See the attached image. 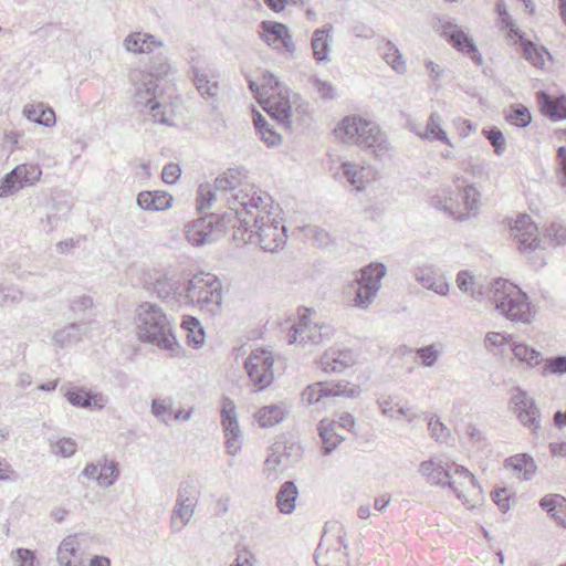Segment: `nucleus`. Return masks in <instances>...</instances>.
Returning <instances> with one entry per match:
<instances>
[{"label":"nucleus","mask_w":566,"mask_h":566,"mask_svg":"<svg viewBox=\"0 0 566 566\" xmlns=\"http://www.w3.org/2000/svg\"><path fill=\"white\" fill-rule=\"evenodd\" d=\"M211 229L203 219H199L187 226L186 234L188 241L193 245H201L209 239Z\"/></svg>","instance_id":"32"},{"label":"nucleus","mask_w":566,"mask_h":566,"mask_svg":"<svg viewBox=\"0 0 566 566\" xmlns=\"http://www.w3.org/2000/svg\"><path fill=\"white\" fill-rule=\"evenodd\" d=\"M417 354L424 366H432L438 358V352L433 346L420 348Z\"/></svg>","instance_id":"52"},{"label":"nucleus","mask_w":566,"mask_h":566,"mask_svg":"<svg viewBox=\"0 0 566 566\" xmlns=\"http://www.w3.org/2000/svg\"><path fill=\"white\" fill-rule=\"evenodd\" d=\"M14 566H35V555L30 549L18 548L12 553Z\"/></svg>","instance_id":"44"},{"label":"nucleus","mask_w":566,"mask_h":566,"mask_svg":"<svg viewBox=\"0 0 566 566\" xmlns=\"http://www.w3.org/2000/svg\"><path fill=\"white\" fill-rule=\"evenodd\" d=\"M221 423L224 430L227 451L231 455H235L241 450L240 429L235 405L228 398L222 401Z\"/></svg>","instance_id":"14"},{"label":"nucleus","mask_w":566,"mask_h":566,"mask_svg":"<svg viewBox=\"0 0 566 566\" xmlns=\"http://www.w3.org/2000/svg\"><path fill=\"white\" fill-rule=\"evenodd\" d=\"M99 469H101V462L99 463H96V464H88L85 467V469L83 470V474L88 478V479H93V480H96L98 482V472H99Z\"/></svg>","instance_id":"60"},{"label":"nucleus","mask_w":566,"mask_h":566,"mask_svg":"<svg viewBox=\"0 0 566 566\" xmlns=\"http://www.w3.org/2000/svg\"><path fill=\"white\" fill-rule=\"evenodd\" d=\"M185 296L200 311L213 313L222 302L221 282L211 273H197L190 279Z\"/></svg>","instance_id":"5"},{"label":"nucleus","mask_w":566,"mask_h":566,"mask_svg":"<svg viewBox=\"0 0 566 566\" xmlns=\"http://www.w3.org/2000/svg\"><path fill=\"white\" fill-rule=\"evenodd\" d=\"M284 418V411L279 406H265L260 408L254 419L262 428H269L280 423Z\"/></svg>","instance_id":"31"},{"label":"nucleus","mask_w":566,"mask_h":566,"mask_svg":"<svg viewBox=\"0 0 566 566\" xmlns=\"http://www.w3.org/2000/svg\"><path fill=\"white\" fill-rule=\"evenodd\" d=\"M76 450V443L72 439H61L54 446V452L57 455L70 457Z\"/></svg>","instance_id":"50"},{"label":"nucleus","mask_w":566,"mask_h":566,"mask_svg":"<svg viewBox=\"0 0 566 566\" xmlns=\"http://www.w3.org/2000/svg\"><path fill=\"white\" fill-rule=\"evenodd\" d=\"M263 217L255 219V223L261 222L258 227L259 243L263 250L272 252L282 243V228L277 222H263Z\"/></svg>","instance_id":"17"},{"label":"nucleus","mask_w":566,"mask_h":566,"mask_svg":"<svg viewBox=\"0 0 566 566\" xmlns=\"http://www.w3.org/2000/svg\"><path fill=\"white\" fill-rule=\"evenodd\" d=\"M303 1L304 0H265L266 4L275 12L282 11L289 2L297 3Z\"/></svg>","instance_id":"57"},{"label":"nucleus","mask_w":566,"mask_h":566,"mask_svg":"<svg viewBox=\"0 0 566 566\" xmlns=\"http://www.w3.org/2000/svg\"><path fill=\"white\" fill-rule=\"evenodd\" d=\"M483 135L490 140L495 149V153L500 154L504 147L505 139L502 132L499 128H491L483 130Z\"/></svg>","instance_id":"49"},{"label":"nucleus","mask_w":566,"mask_h":566,"mask_svg":"<svg viewBox=\"0 0 566 566\" xmlns=\"http://www.w3.org/2000/svg\"><path fill=\"white\" fill-rule=\"evenodd\" d=\"M254 558L253 555L249 552H243L238 555L234 565L232 566H253Z\"/></svg>","instance_id":"58"},{"label":"nucleus","mask_w":566,"mask_h":566,"mask_svg":"<svg viewBox=\"0 0 566 566\" xmlns=\"http://www.w3.org/2000/svg\"><path fill=\"white\" fill-rule=\"evenodd\" d=\"M316 564H317V566H329V564L327 563V552L323 547V545L318 546L317 554H316ZM332 566H336V565L333 564Z\"/></svg>","instance_id":"61"},{"label":"nucleus","mask_w":566,"mask_h":566,"mask_svg":"<svg viewBox=\"0 0 566 566\" xmlns=\"http://www.w3.org/2000/svg\"><path fill=\"white\" fill-rule=\"evenodd\" d=\"M356 356L350 349L328 350L321 357V365L327 373H339L353 366Z\"/></svg>","instance_id":"18"},{"label":"nucleus","mask_w":566,"mask_h":566,"mask_svg":"<svg viewBox=\"0 0 566 566\" xmlns=\"http://www.w3.org/2000/svg\"><path fill=\"white\" fill-rule=\"evenodd\" d=\"M196 85L202 96H213L217 93L218 86L211 82L207 76L200 75L196 77Z\"/></svg>","instance_id":"48"},{"label":"nucleus","mask_w":566,"mask_h":566,"mask_svg":"<svg viewBox=\"0 0 566 566\" xmlns=\"http://www.w3.org/2000/svg\"><path fill=\"white\" fill-rule=\"evenodd\" d=\"M448 483L459 500L469 509L475 507L481 502L482 490L469 470L464 468L455 469Z\"/></svg>","instance_id":"11"},{"label":"nucleus","mask_w":566,"mask_h":566,"mask_svg":"<svg viewBox=\"0 0 566 566\" xmlns=\"http://www.w3.org/2000/svg\"><path fill=\"white\" fill-rule=\"evenodd\" d=\"M159 43L154 36L140 32L132 33L125 40L127 51L133 53H146L157 48Z\"/></svg>","instance_id":"28"},{"label":"nucleus","mask_w":566,"mask_h":566,"mask_svg":"<svg viewBox=\"0 0 566 566\" xmlns=\"http://www.w3.org/2000/svg\"><path fill=\"white\" fill-rule=\"evenodd\" d=\"M505 469L512 471L518 479L528 480L536 471L532 457L526 453H518L507 458L504 462Z\"/></svg>","instance_id":"24"},{"label":"nucleus","mask_w":566,"mask_h":566,"mask_svg":"<svg viewBox=\"0 0 566 566\" xmlns=\"http://www.w3.org/2000/svg\"><path fill=\"white\" fill-rule=\"evenodd\" d=\"M547 368L551 373L554 374L566 373V357H556L548 360Z\"/></svg>","instance_id":"55"},{"label":"nucleus","mask_w":566,"mask_h":566,"mask_svg":"<svg viewBox=\"0 0 566 566\" xmlns=\"http://www.w3.org/2000/svg\"><path fill=\"white\" fill-rule=\"evenodd\" d=\"M343 171L348 181L358 190L363 189L368 182V180L364 177V167H357L350 163H344Z\"/></svg>","instance_id":"39"},{"label":"nucleus","mask_w":566,"mask_h":566,"mask_svg":"<svg viewBox=\"0 0 566 566\" xmlns=\"http://www.w3.org/2000/svg\"><path fill=\"white\" fill-rule=\"evenodd\" d=\"M358 385L346 381H319L308 385L302 392V400L307 405L318 403L327 398H355L359 395Z\"/></svg>","instance_id":"7"},{"label":"nucleus","mask_w":566,"mask_h":566,"mask_svg":"<svg viewBox=\"0 0 566 566\" xmlns=\"http://www.w3.org/2000/svg\"><path fill=\"white\" fill-rule=\"evenodd\" d=\"M506 122L516 127H525L532 120V115L527 107L523 105H515L511 107L509 113L505 115Z\"/></svg>","instance_id":"38"},{"label":"nucleus","mask_w":566,"mask_h":566,"mask_svg":"<svg viewBox=\"0 0 566 566\" xmlns=\"http://www.w3.org/2000/svg\"><path fill=\"white\" fill-rule=\"evenodd\" d=\"M331 334V328L318 319L316 313L310 308H302L297 313V322L289 336L290 343L319 344Z\"/></svg>","instance_id":"6"},{"label":"nucleus","mask_w":566,"mask_h":566,"mask_svg":"<svg viewBox=\"0 0 566 566\" xmlns=\"http://www.w3.org/2000/svg\"><path fill=\"white\" fill-rule=\"evenodd\" d=\"M547 232L552 240L557 244L566 241V230L562 226L552 224Z\"/></svg>","instance_id":"56"},{"label":"nucleus","mask_w":566,"mask_h":566,"mask_svg":"<svg viewBox=\"0 0 566 566\" xmlns=\"http://www.w3.org/2000/svg\"><path fill=\"white\" fill-rule=\"evenodd\" d=\"M457 283H458V286L460 290H462L464 292H470V291H472V289L475 284V279L469 272L462 271L458 275Z\"/></svg>","instance_id":"53"},{"label":"nucleus","mask_w":566,"mask_h":566,"mask_svg":"<svg viewBox=\"0 0 566 566\" xmlns=\"http://www.w3.org/2000/svg\"><path fill=\"white\" fill-rule=\"evenodd\" d=\"M181 327L187 332V342L190 345L199 346L205 342V332L198 319L193 316H185Z\"/></svg>","instance_id":"33"},{"label":"nucleus","mask_w":566,"mask_h":566,"mask_svg":"<svg viewBox=\"0 0 566 566\" xmlns=\"http://www.w3.org/2000/svg\"><path fill=\"white\" fill-rule=\"evenodd\" d=\"M67 400L76 407L101 409L105 405V399L99 394H92L82 388H74L67 391Z\"/></svg>","instance_id":"26"},{"label":"nucleus","mask_w":566,"mask_h":566,"mask_svg":"<svg viewBox=\"0 0 566 566\" xmlns=\"http://www.w3.org/2000/svg\"><path fill=\"white\" fill-rule=\"evenodd\" d=\"M23 115L29 120L46 127H52L56 123L55 112L43 103L25 105Z\"/></svg>","instance_id":"25"},{"label":"nucleus","mask_w":566,"mask_h":566,"mask_svg":"<svg viewBox=\"0 0 566 566\" xmlns=\"http://www.w3.org/2000/svg\"><path fill=\"white\" fill-rule=\"evenodd\" d=\"M512 352L520 361L528 365H537L539 363V353L524 343H514Z\"/></svg>","instance_id":"37"},{"label":"nucleus","mask_w":566,"mask_h":566,"mask_svg":"<svg viewBox=\"0 0 566 566\" xmlns=\"http://www.w3.org/2000/svg\"><path fill=\"white\" fill-rule=\"evenodd\" d=\"M509 228L521 253H531L541 248L538 226L528 214H518L509 223Z\"/></svg>","instance_id":"8"},{"label":"nucleus","mask_w":566,"mask_h":566,"mask_svg":"<svg viewBox=\"0 0 566 566\" xmlns=\"http://www.w3.org/2000/svg\"><path fill=\"white\" fill-rule=\"evenodd\" d=\"M385 274L386 269L381 263H371L361 270L354 298L355 306H366L375 298Z\"/></svg>","instance_id":"10"},{"label":"nucleus","mask_w":566,"mask_h":566,"mask_svg":"<svg viewBox=\"0 0 566 566\" xmlns=\"http://www.w3.org/2000/svg\"><path fill=\"white\" fill-rule=\"evenodd\" d=\"M492 300L506 318L513 322L530 323L534 317V307L517 285L506 281L496 280L491 289Z\"/></svg>","instance_id":"3"},{"label":"nucleus","mask_w":566,"mask_h":566,"mask_svg":"<svg viewBox=\"0 0 566 566\" xmlns=\"http://www.w3.org/2000/svg\"><path fill=\"white\" fill-rule=\"evenodd\" d=\"M250 88L268 114L281 123H289L291 116L289 96L272 74L264 73L261 78L250 80Z\"/></svg>","instance_id":"4"},{"label":"nucleus","mask_w":566,"mask_h":566,"mask_svg":"<svg viewBox=\"0 0 566 566\" xmlns=\"http://www.w3.org/2000/svg\"><path fill=\"white\" fill-rule=\"evenodd\" d=\"M510 343V336L499 333V332H490L485 335L484 346L486 349L493 352L495 349H500Z\"/></svg>","instance_id":"43"},{"label":"nucleus","mask_w":566,"mask_h":566,"mask_svg":"<svg viewBox=\"0 0 566 566\" xmlns=\"http://www.w3.org/2000/svg\"><path fill=\"white\" fill-rule=\"evenodd\" d=\"M262 38L268 44L275 48H287L291 42V35L287 28L279 22L264 21L261 24Z\"/></svg>","instance_id":"21"},{"label":"nucleus","mask_w":566,"mask_h":566,"mask_svg":"<svg viewBox=\"0 0 566 566\" xmlns=\"http://www.w3.org/2000/svg\"><path fill=\"white\" fill-rule=\"evenodd\" d=\"M541 506L552 514V516L566 527V500L557 495H546L541 501Z\"/></svg>","instance_id":"29"},{"label":"nucleus","mask_w":566,"mask_h":566,"mask_svg":"<svg viewBox=\"0 0 566 566\" xmlns=\"http://www.w3.org/2000/svg\"><path fill=\"white\" fill-rule=\"evenodd\" d=\"M57 560L62 566H81V545L75 536H69L60 544Z\"/></svg>","instance_id":"23"},{"label":"nucleus","mask_w":566,"mask_h":566,"mask_svg":"<svg viewBox=\"0 0 566 566\" xmlns=\"http://www.w3.org/2000/svg\"><path fill=\"white\" fill-rule=\"evenodd\" d=\"M334 135L345 145H355L360 148H373L375 151L387 149V140L380 127L361 115L344 117L334 129Z\"/></svg>","instance_id":"2"},{"label":"nucleus","mask_w":566,"mask_h":566,"mask_svg":"<svg viewBox=\"0 0 566 566\" xmlns=\"http://www.w3.org/2000/svg\"><path fill=\"white\" fill-rule=\"evenodd\" d=\"M181 176V169L177 164H168L163 168L161 179L167 185H174Z\"/></svg>","instance_id":"47"},{"label":"nucleus","mask_w":566,"mask_h":566,"mask_svg":"<svg viewBox=\"0 0 566 566\" xmlns=\"http://www.w3.org/2000/svg\"><path fill=\"white\" fill-rule=\"evenodd\" d=\"M273 356L270 352L260 349L251 354L245 363L251 380L263 388L268 386L273 378L272 366Z\"/></svg>","instance_id":"13"},{"label":"nucleus","mask_w":566,"mask_h":566,"mask_svg":"<svg viewBox=\"0 0 566 566\" xmlns=\"http://www.w3.org/2000/svg\"><path fill=\"white\" fill-rule=\"evenodd\" d=\"M117 474L118 471L114 462H101V469L98 472V484L102 486L112 485L115 482Z\"/></svg>","instance_id":"41"},{"label":"nucleus","mask_w":566,"mask_h":566,"mask_svg":"<svg viewBox=\"0 0 566 566\" xmlns=\"http://www.w3.org/2000/svg\"><path fill=\"white\" fill-rule=\"evenodd\" d=\"M42 176V170L35 164L18 165L0 184V197H8L25 187L34 186Z\"/></svg>","instance_id":"9"},{"label":"nucleus","mask_w":566,"mask_h":566,"mask_svg":"<svg viewBox=\"0 0 566 566\" xmlns=\"http://www.w3.org/2000/svg\"><path fill=\"white\" fill-rule=\"evenodd\" d=\"M441 35L460 53L469 56L476 64L482 63L481 55L472 39L452 23L447 22L441 27Z\"/></svg>","instance_id":"15"},{"label":"nucleus","mask_w":566,"mask_h":566,"mask_svg":"<svg viewBox=\"0 0 566 566\" xmlns=\"http://www.w3.org/2000/svg\"><path fill=\"white\" fill-rule=\"evenodd\" d=\"M253 123L261 138L269 145L274 146L281 142V135L273 130L259 112L253 115Z\"/></svg>","instance_id":"36"},{"label":"nucleus","mask_w":566,"mask_h":566,"mask_svg":"<svg viewBox=\"0 0 566 566\" xmlns=\"http://www.w3.org/2000/svg\"><path fill=\"white\" fill-rule=\"evenodd\" d=\"M496 10L499 15L502 19V22L505 23L506 27L510 28L509 36H516L521 42L523 55L530 61L535 67L544 69L547 61L551 60V55L546 49L543 46H537L531 41L523 40V36L518 33V31L514 28L509 13L506 12L503 3H497Z\"/></svg>","instance_id":"12"},{"label":"nucleus","mask_w":566,"mask_h":566,"mask_svg":"<svg viewBox=\"0 0 566 566\" xmlns=\"http://www.w3.org/2000/svg\"><path fill=\"white\" fill-rule=\"evenodd\" d=\"M431 437L437 441H446L450 436L449 430L438 418H431L428 423Z\"/></svg>","instance_id":"46"},{"label":"nucleus","mask_w":566,"mask_h":566,"mask_svg":"<svg viewBox=\"0 0 566 566\" xmlns=\"http://www.w3.org/2000/svg\"><path fill=\"white\" fill-rule=\"evenodd\" d=\"M386 61L398 72L403 71L406 67L402 56L395 49H390L389 52L386 53Z\"/></svg>","instance_id":"54"},{"label":"nucleus","mask_w":566,"mask_h":566,"mask_svg":"<svg viewBox=\"0 0 566 566\" xmlns=\"http://www.w3.org/2000/svg\"><path fill=\"white\" fill-rule=\"evenodd\" d=\"M192 515V510L188 505H180L178 506L171 516V521L174 525H185L186 522L190 518Z\"/></svg>","instance_id":"51"},{"label":"nucleus","mask_w":566,"mask_h":566,"mask_svg":"<svg viewBox=\"0 0 566 566\" xmlns=\"http://www.w3.org/2000/svg\"><path fill=\"white\" fill-rule=\"evenodd\" d=\"M513 405L518 420L526 427L536 428L538 411L534 401L525 394L520 392L514 396Z\"/></svg>","instance_id":"20"},{"label":"nucleus","mask_w":566,"mask_h":566,"mask_svg":"<svg viewBox=\"0 0 566 566\" xmlns=\"http://www.w3.org/2000/svg\"><path fill=\"white\" fill-rule=\"evenodd\" d=\"M297 489L291 481L285 482L276 494V505L281 513L291 514L297 500Z\"/></svg>","instance_id":"27"},{"label":"nucleus","mask_w":566,"mask_h":566,"mask_svg":"<svg viewBox=\"0 0 566 566\" xmlns=\"http://www.w3.org/2000/svg\"><path fill=\"white\" fill-rule=\"evenodd\" d=\"M420 472L432 484H443L449 476L444 468L433 461H424L420 465Z\"/></svg>","instance_id":"35"},{"label":"nucleus","mask_w":566,"mask_h":566,"mask_svg":"<svg viewBox=\"0 0 566 566\" xmlns=\"http://www.w3.org/2000/svg\"><path fill=\"white\" fill-rule=\"evenodd\" d=\"M206 197H207V200L209 201L212 197L211 191L208 187L201 186L199 188V209L200 210H202L205 208Z\"/></svg>","instance_id":"63"},{"label":"nucleus","mask_w":566,"mask_h":566,"mask_svg":"<svg viewBox=\"0 0 566 566\" xmlns=\"http://www.w3.org/2000/svg\"><path fill=\"white\" fill-rule=\"evenodd\" d=\"M319 436L327 452L334 450L344 439L337 431L336 422L329 419L321 421Z\"/></svg>","instance_id":"30"},{"label":"nucleus","mask_w":566,"mask_h":566,"mask_svg":"<svg viewBox=\"0 0 566 566\" xmlns=\"http://www.w3.org/2000/svg\"><path fill=\"white\" fill-rule=\"evenodd\" d=\"M88 566H111V560L105 556H93L90 559Z\"/></svg>","instance_id":"64"},{"label":"nucleus","mask_w":566,"mask_h":566,"mask_svg":"<svg viewBox=\"0 0 566 566\" xmlns=\"http://www.w3.org/2000/svg\"><path fill=\"white\" fill-rule=\"evenodd\" d=\"M241 184V174L238 170H228L216 179V189L228 191Z\"/></svg>","instance_id":"40"},{"label":"nucleus","mask_w":566,"mask_h":566,"mask_svg":"<svg viewBox=\"0 0 566 566\" xmlns=\"http://www.w3.org/2000/svg\"><path fill=\"white\" fill-rule=\"evenodd\" d=\"M327 30H316L312 38V49L317 61H326L328 57L329 42Z\"/></svg>","instance_id":"34"},{"label":"nucleus","mask_w":566,"mask_h":566,"mask_svg":"<svg viewBox=\"0 0 566 566\" xmlns=\"http://www.w3.org/2000/svg\"><path fill=\"white\" fill-rule=\"evenodd\" d=\"M135 331L137 338L143 343L155 345L171 353L179 348L169 319L156 305L146 303L138 307Z\"/></svg>","instance_id":"1"},{"label":"nucleus","mask_w":566,"mask_h":566,"mask_svg":"<svg viewBox=\"0 0 566 566\" xmlns=\"http://www.w3.org/2000/svg\"><path fill=\"white\" fill-rule=\"evenodd\" d=\"M426 134L434 139L446 143L448 142L447 135L444 130L441 128L440 118L438 116L430 117L427 125Z\"/></svg>","instance_id":"45"},{"label":"nucleus","mask_w":566,"mask_h":566,"mask_svg":"<svg viewBox=\"0 0 566 566\" xmlns=\"http://www.w3.org/2000/svg\"><path fill=\"white\" fill-rule=\"evenodd\" d=\"M558 159H559V165H560V168H562V172L564 175L563 186L566 187V148L565 147H560L558 149Z\"/></svg>","instance_id":"62"},{"label":"nucleus","mask_w":566,"mask_h":566,"mask_svg":"<svg viewBox=\"0 0 566 566\" xmlns=\"http://www.w3.org/2000/svg\"><path fill=\"white\" fill-rule=\"evenodd\" d=\"M537 103L543 115L553 120L566 119V97H553L545 92H538Z\"/></svg>","instance_id":"19"},{"label":"nucleus","mask_w":566,"mask_h":566,"mask_svg":"<svg viewBox=\"0 0 566 566\" xmlns=\"http://www.w3.org/2000/svg\"><path fill=\"white\" fill-rule=\"evenodd\" d=\"M174 198L166 191H143L137 197L140 208L153 211H164L171 207Z\"/></svg>","instance_id":"22"},{"label":"nucleus","mask_w":566,"mask_h":566,"mask_svg":"<svg viewBox=\"0 0 566 566\" xmlns=\"http://www.w3.org/2000/svg\"><path fill=\"white\" fill-rule=\"evenodd\" d=\"M478 190L473 186H468L457 195V199L446 198L443 207L457 218H463L469 216L478 207Z\"/></svg>","instance_id":"16"},{"label":"nucleus","mask_w":566,"mask_h":566,"mask_svg":"<svg viewBox=\"0 0 566 566\" xmlns=\"http://www.w3.org/2000/svg\"><path fill=\"white\" fill-rule=\"evenodd\" d=\"M355 427V420L353 418V416L350 415H345L343 417H340L339 419V422H336V428L338 429H343V430H346V431H352Z\"/></svg>","instance_id":"59"},{"label":"nucleus","mask_w":566,"mask_h":566,"mask_svg":"<svg viewBox=\"0 0 566 566\" xmlns=\"http://www.w3.org/2000/svg\"><path fill=\"white\" fill-rule=\"evenodd\" d=\"M492 500L502 512H507L511 507L513 493L507 488H500L491 493Z\"/></svg>","instance_id":"42"}]
</instances>
